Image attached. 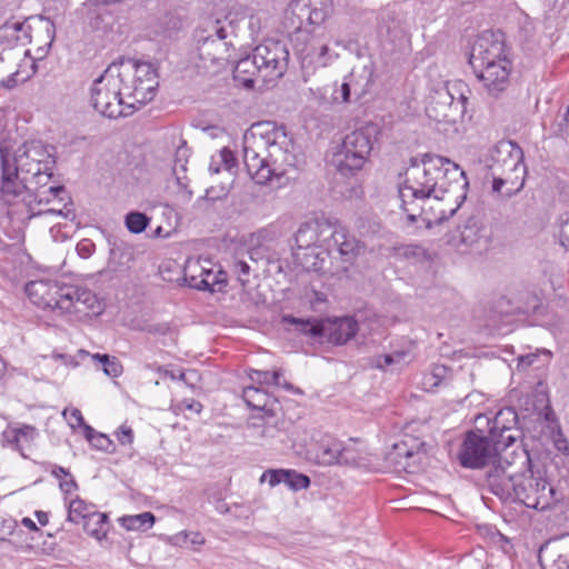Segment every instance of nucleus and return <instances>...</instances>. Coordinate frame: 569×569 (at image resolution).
I'll use <instances>...</instances> for the list:
<instances>
[{"label": "nucleus", "instance_id": "774afa93", "mask_svg": "<svg viewBox=\"0 0 569 569\" xmlns=\"http://www.w3.org/2000/svg\"><path fill=\"white\" fill-rule=\"evenodd\" d=\"M36 517L40 525L46 526L49 521L48 513L44 511H36Z\"/></svg>", "mask_w": 569, "mask_h": 569}, {"label": "nucleus", "instance_id": "473e14b6", "mask_svg": "<svg viewBox=\"0 0 569 569\" xmlns=\"http://www.w3.org/2000/svg\"><path fill=\"white\" fill-rule=\"evenodd\" d=\"M120 525L127 530H147L151 528L156 521V517L152 512L146 511L138 515L123 516L119 519Z\"/></svg>", "mask_w": 569, "mask_h": 569}, {"label": "nucleus", "instance_id": "6e6552de", "mask_svg": "<svg viewBox=\"0 0 569 569\" xmlns=\"http://www.w3.org/2000/svg\"><path fill=\"white\" fill-rule=\"evenodd\" d=\"M333 224L326 218H313L300 224L296 234L295 259L307 270L322 271L330 254Z\"/></svg>", "mask_w": 569, "mask_h": 569}, {"label": "nucleus", "instance_id": "c756f323", "mask_svg": "<svg viewBox=\"0 0 569 569\" xmlns=\"http://www.w3.org/2000/svg\"><path fill=\"white\" fill-rule=\"evenodd\" d=\"M410 362V355L407 351H395L388 355L377 356L373 365L379 369L401 370Z\"/></svg>", "mask_w": 569, "mask_h": 569}, {"label": "nucleus", "instance_id": "ea45409f", "mask_svg": "<svg viewBox=\"0 0 569 569\" xmlns=\"http://www.w3.org/2000/svg\"><path fill=\"white\" fill-rule=\"evenodd\" d=\"M124 222L130 232L141 233L147 229L150 219L146 213L131 211L127 213Z\"/></svg>", "mask_w": 569, "mask_h": 569}, {"label": "nucleus", "instance_id": "b1692460", "mask_svg": "<svg viewBox=\"0 0 569 569\" xmlns=\"http://www.w3.org/2000/svg\"><path fill=\"white\" fill-rule=\"evenodd\" d=\"M37 436L38 431L33 426L22 425L19 428L4 430L2 441L23 455L24 448L29 447Z\"/></svg>", "mask_w": 569, "mask_h": 569}, {"label": "nucleus", "instance_id": "c9c22d12", "mask_svg": "<svg viewBox=\"0 0 569 569\" xmlns=\"http://www.w3.org/2000/svg\"><path fill=\"white\" fill-rule=\"evenodd\" d=\"M84 436L93 448L108 453L114 452L113 441L108 436L96 431L91 426L84 425Z\"/></svg>", "mask_w": 569, "mask_h": 569}, {"label": "nucleus", "instance_id": "0eeeda50", "mask_svg": "<svg viewBox=\"0 0 569 569\" xmlns=\"http://www.w3.org/2000/svg\"><path fill=\"white\" fill-rule=\"evenodd\" d=\"M379 127L366 122L347 133L332 152L331 163L343 177H352L363 169L378 142Z\"/></svg>", "mask_w": 569, "mask_h": 569}, {"label": "nucleus", "instance_id": "2eb2a0df", "mask_svg": "<svg viewBox=\"0 0 569 569\" xmlns=\"http://www.w3.org/2000/svg\"><path fill=\"white\" fill-rule=\"evenodd\" d=\"M509 59L506 50L505 34L501 31L486 30L475 40L469 62L472 69Z\"/></svg>", "mask_w": 569, "mask_h": 569}, {"label": "nucleus", "instance_id": "13d9d810", "mask_svg": "<svg viewBox=\"0 0 569 569\" xmlns=\"http://www.w3.org/2000/svg\"><path fill=\"white\" fill-rule=\"evenodd\" d=\"M68 477H69V479H64V480L60 481V485H59L60 489L66 493H70L78 488V485H77L76 480L72 478V476L70 475Z\"/></svg>", "mask_w": 569, "mask_h": 569}, {"label": "nucleus", "instance_id": "a19ab883", "mask_svg": "<svg viewBox=\"0 0 569 569\" xmlns=\"http://www.w3.org/2000/svg\"><path fill=\"white\" fill-rule=\"evenodd\" d=\"M551 358V352L548 349H536L535 352H529L526 355H521L518 358V368L527 369L528 367L535 365L536 362H548Z\"/></svg>", "mask_w": 569, "mask_h": 569}, {"label": "nucleus", "instance_id": "de8ad7c7", "mask_svg": "<svg viewBox=\"0 0 569 569\" xmlns=\"http://www.w3.org/2000/svg\"><path fill=\"white\" fill-rule=\"evenodd\" d=\"M18 527L13 518H0V540H7L12 536Z\"/></svg>", "mask_w": 569, "mask_h": 569}, {"label": "nucleus", "instance_id": "393cba45", "mask_svg": "<svg viewBox=\"0 0 569 569\" xmlns=\"http://www.w3.org/2000/svg\"><path fill=\"white\" fill-rule=\"evenodd\" d=\"M341 442L330 436H322L319 440L315 459L320 465H337L339 452L341 451Z\"/></svg>", "mask_w": 569, "mask_h": 569}, {"label": "nucleus", "instance_id": "603ef678", "mask_svg": "<svg viewBox=\"0 0 569 569\" xmlns=\"http://www.w3.org/2000/svg\"><path fill=\"white\" fill-rule=\"evenodd\" d=\"M220 158L227 170H231L236 166L237 159L230 149H221Z\"/></svg>", "mask_w": 569, "mask_h": 569}, {"label": "nucleus", "instance_id": "680f3d73", "mask_svg": "<svg viewBox=\"0 0 569 569\" xmlns=\"http://www.w3.org/2000/svg\"><path fill=\"white\" fill-rule=\"evenodd\" d=\"M51 475L60 479L62 477L70 476V472L68 469L61 466H54L53 469L51 470Z\"/></svg>", "mask_w": 569, "mask_h": 569}, {"label": "nucleus", "instance_id": "e433bc0d", "mask_svg": "<svg viewBox=\"0 0 569 569\" xmlns=\"http://www.w3.org/2000/svg\"><path fill=\"white\" fill-rule=\"evenodd\" d=\"M92 507L87 505L82 499L76 498L68 505V521L73 523H84L88 517L93 513Z\"/></svg>", "mask_w": 569, "mask_h": 569}, {"label": "nucleus", "instance_id": "9d476101", "mask_svg": "<svg viewBox=\"0 0 569 569\" xmlns=\"http://www.w3.org/2000/svg\"><path fill=\"white\" fill-rule=\"evenodd\" d=\"M282 321L295 326L299 332L313 340L335 345H345L353 338L358 331V323L351 317L317 320L284 316Z\"/></svg>", "mask_w": 569, "mask_h": 569}, {"label": "nucleus", "instance_id": "49530a36", "mask_svg": "<svg viewBox=\"0 0 569 569\" xmlns=\"http://www.w3.org/2000/svg\"><path fill=\"white\" fill-rule=\"evenodd\" d=\"M204 268H200L198 274H189L186 272L184 280L190 288L206 291L208 289V279H203Z\"/></svg>", "mask_w": 569, "mask_h": 569}, {"label": "nucleus", "instance_id": "79ce46f5", "mask_svg": "<svg viewBox=\"0 0 569 569\" xmlns=\"http://www.w3.org/2000/svg\"><path fill=\"white\" fill-rule=\"evenodd\" d=\"M203 279H208L207 290L210 292L221 291L227 283L226 273L221 270L214 272L204 268Z\"/></svg>", "mask_w": 569, "mask_h": 569}, {"label": "nucleus", "instance_id": "7c9ffc66", "mask_svg": "<svg viewBox=\"0 0 569 569\" xmlns=\"http://www.w3.org/2000/svg\"><path fill=\"white\" fill-rule=\"evenodd\" d=\"M338 54L331 52L327 44H321L319 48H312L311 52L308 53L302 59V68L306 69L309 64H315V67H328L336 59Z\"/></svg>", "mask_w": 569, "mask_h": 569}, {"label": "nucleus", "instance_id": "5701e85b", "mask_svg": "<svg viewBox=\"0 0 569 569\" xmlns=\"http://www.w3.org/2000/svg\"><path fill=\"white\" fill-rule=\"evenodd\" d=\"M545 569H569V535L560 539L547 551H540Z\"/></svg>", "mask_w": 569, "mask_h": 569}, {"label": "nucleus", "instance_id": "39448f33", "mask_svg": "<svg viewBox=\"0 0 569 569\" xmlns=\"http://www.w3.org/2000/svg\"><path fill=\"white\" fill-rule=\"evenodd\" d=\"M512 461L499 465L487 472V485L491 492L502 500H517L528 508L545 510L553 501L555 490L548 481L536 477L532 471L519 473L530 462L527 453L521 450L511 452Z\"/></svg>", "mask_w": 569, "mask_h": 569}, {"label": "nucleus", "instance_id": "864d4df0", "mask_svg": "<svg viewBox=\"0 0 569 569\" xmlns=\"http://www.w3.org/2000/svg\"><path fill=\"white\" fill-rule=\"evenodd\" d=\"M189 157L190 149L187 147V142L182 140L176 150L174 162H188Z\"/></svg>", "mask_w": 569, "mask_h": 569}, {"label": "nucleus", "instance_id": "cd10ccee", "mask_svg": "<svg viewBox=\"0 0 569 569\" xmlns=\"http://www.w3.org/2000/svg\"><path fill=\"white\" fill-rule=\"evenodd\" d=\"M419 449L413 450V447L409 446L408 440H402L392 446L388 453V459L396 466L407 469L412 466L410 460L419 456Z\"/></svg>", "mask_w": 569, "mask_h": 569}, {"label": "nucleus", "instance_id": "ddd939ff", "mask_svg": "<svg viewBox=\"0 0 569 569\" xmlns=\"http://www.w3.org/2000/svg\"><path fill=\"white\" fill-rule=\"evenodd\" d=\"M199 57L202 61L219 63L224 60L227 49V31L219 19H208L202 27H199L194 33Z\"/></svg>", "mask_w": 569, "mask_h": 569}, {"label": "nucleus", "instance_id": "2f4dec72", "mask_svg": "<svg viewBox=\"0 0 569 569\" xmlns=\"http://www.w3.org/2000/svg\"><path fill=\"white\" fill-rule=\"evenodd\" d=\"M356 73L355 71H351L348 76L343 78V81L338 84L336 83V88L332 92V102L336 103H349L350 102V96H351V89H353L355 93L361 94L363 93V89H361L360 92H358L357 82L355 80Z\"/></svg>", "mask_w": 569, "mask_h": 569}, {"label": "nucleus", "instance_id": "423d86ee", "mask_svg": "<svg viewBox=\"0 0 569 569\" xmlns=\"http://www.w3.org/2000/svg\"><path fill=\"white\" fill-rule=\"evenodd\" d=\"M24 290L33 305L60 315L83 312L84 309H92L96 302V296L90 290L66 283L60 284L51 279L29 281Z\"/></svg>", "mask_w": 569, "mask_h": 569}, {"label": "nucleus", "instance_id": "58836bf2", "mask_svg": "<svg viewBox=\"0 0 569 569\" xmlns=\"http://www.w3.org/2000/svg\"><path fill=\"white\" fill-rule=\"evenodd\" d=\"M92 359L102 365L103 372L109 377H119L122 373V365L116 357L96 353Z\"/></svg>", "mask_w": 569, "mask_h": 569}, {"label": "nucleus", "instance_id": "bb28decb", "mask_svg": "<svg viewBox=\"0 0 569 569\" xmlns=\"http://www.w3.org/2000/svg\"><path fill=\"white\" fill-rule=\"evenodd\" d=\"M46 187H36L32 186V190H30L31 198L28 199L24 203L30 206L32 201H37L40 203H50L54 200L62 202L68 198V192L63 186H50Z\"/></svg>", "mask_w": 569, "mask_h": 569}, {"label": "nucleus", "instance_id": "f8f14e48", "mask_svg": "<svg viewBox=\"0 0 569 569\" xmlns=\"http://www.w3.org/2000/svg\"><path fill=\"white\" fill-rule=\"evenodd\" d=\"M288 51L279 41H264L251 52V62L266 83L282 77L287 67Z\"/></svg>", "mask_w": 569, "mask_h": 569}, {"label": "nucleus", "instance_id": "e2e57ef3", "mask_svg": "<svg viewBox=\"0 0 569 569\" xmlns=\"http://www.w3.org/2000/svg\"><path fill=\"white\" fill-rule=\"evenodd\" d=\"M70 416L71 419H73L78 426L86 425L83 416L79 409H72Z\"/></svg>", "mask_w": 569, "mask_h": 569}, {"label": "nucleus", "instance_id": "c03bdc74", "mask_svg": "<svg viewBox=\"0 0 569 569\" xmlns=\"http://www.w3.org/2000/svg\"><path fill=\"white\" fill-rule=\"evenodd\" d=\"M247 64V58L241 59L234 70H233V80L234 82L244 89H249V74L248 70L246 69Z\"/></svg>", "mask_w": 569, "mask_h": 569}, {"label": "nucleus", "instance_id": "7ed1b4c3", "mask_svg": "<svg viewBox=\"0 0 569 569\" xmlns=\"http://www.w3.org/2000/svg\"><path fill=\"white\" fill-rule=\"evenodd\" d=\"M54 148L40 140L24 142L11 152L0 147L2 168L1 199L8 206L31 198L32 186L47 187L56 166Z\"/></svg>", "mask_w": 569, "mask_h": 569}, {"label": "nucleus", "instance_id": "20e7f679", "mask_svg": "<svg viewBox=\"0 0 569 569\" xmlns=\"http://www.w3.org/2000/svg\"><path fill=\"white\" fill-rule=\"evenodd\" d=\"M296 143L288 134L283 126L272 121H259L251 123V170L258 166L254 173H251V194L256 193L257 187L266 186L270 191L282 186L283 170L271 168L267 158L272 160L273 166H296Z\"/></svg>", "mask_w": 569, "mask_h": 569}, {"label": "nucleus", "instance_id": "4d7b16f0", "mask_svg": "<svg viewBox=\"0 0 569 569\" xmlns=\"http://www.w3.org/2000/svg\"><path fill=\"white\" fill-rule=\"evenodd\" d=\"M559 237L560 243L563 247L569 248V218L565 222H562Z\"/></svg>", "mask_w": 569, "mask_h": 569}, {"label": "nucleus", "instance_id": "bf43d9fd", "mask_svg": "<svg viewBox=\"0 0 569 569\" xmlns=\"http://www.w3.org/2000/svg\"><path fill=\"white\" fill-rule=\"evenodd\" d=\"M18 76V72H12L8 78L7 80H1L0 84L7 89H12L17 86L18 83V80H17V77Z\"/></svg>", "mask_w": 569, "mask_h": 569}, {"label": "nucleus", "instance_id": "a211bd4d", "mask_svg": "<svg viewBox=\"0 0 569 569\" xmlns=\"http://www.w3.org/2000/svg\"><path fill=\"white\" fill-rule=\"evenodd\" d=\"M511 70L512 63L509 59H502V61L486 64L483 68L473 69L483 88L493 97H497L508 88Z\"/></svg>", "mask_w": 569, "mask_h": 569}, {"label": "nucleus", "instance_id": "5fc2aeb1", "mask_svg": "<svg viewBox=\"0 0 569 569\" xmlns=\"http://www.w3.org/2000/svg\"><path fill=\"white\" fill-rule=\"evenodd\" d=\"M46 213H52V214H59V216H62L64 218H69L72 213H73V210L71 208V203L70 202H66L62 208H49L47 210H44Z\"/></svg>", "mask_w": 569, "mask_h": 569}, {"label": "nucleus", "instance_id": "6ab92c4d", "mask_svg": "<svg viewBox=\"0 0 569 569\" xmlns=\"http://www.w3.org/2000/svg\"><path fill=\"white\" fill-rule=\"evenodd\" d=\"M290 8L298 17H306L310 24L319 26L332 12V0H293Z\"/></svg>", "mask_w": 569, "mask_h": 569}, {"label": "nucleus", "instance_id": "4468645a", "mask_svg": "<svg viewBox=\"0 0 569 569\" xmlns=\"http://www.w3.org/2000/svg\"><path fill=\"white\" fill-rule=\"evenodd\" d=\"M499 153H507L508 158L502 159L501 176L497 174V169L493 168V182L492 189L493 191L499 192L501 188L510 183L515 190H520L525 183V166L522 163L523 152L520 147L516 146L513 142L509 141L506 143H501L499 149Z\"/></svg>", "mask_w": 569, "mask_h": 569}, {"label": "nucleus", "instance_id": "09e8293b", "mask_svg": "<svg viewBox=\"0 0 569 569\" xmlns=\"http://www.w3.org/2000/svg\"><path fill=\"white\" fill-rule=\"evenodd\" d=\"M446 368L445 367H438L433 370L432 373L425 377L423 385L428 389H433L436 387H439L442 382V375L445 373Z\"/></svg>", "mask_w": 569, "mask_h": 569}, {"label": "nucleus", "instance_id": "a18cd8bd", "mask_svg": "<svg viewBox=\"0 0 569 569\" xmlns=\"http://www.w3.org/2000/svg\"><path fill=\"white\" fill-rule=\"evenodd\" d=\"M164 24L166 27L161 34L166 39H171L182 28L181 19L174 16H167L164 18Z\"/></svg>", "mask_w": 569, "mask_h": 569}, {"label": "nucleus", "instance_id": "338daca9", "mask_svg": "<svg viewBox=\"0 0 569 569\" xmlns=\"http://www.w3.org/2000/svg\"><path fill=\"white\" fill-rule=\"evenodd\" d=\"M21 523L28 528L29 530H32V531H38L39 528L37 527L36 522L28 518V517H24L22 520H21Z\"/></svg>", "mask_w": 569, "mask_h": 569}, {"label": "nucleus", "instance_id": "4be33fe9", "mask_svg": "<svg viewBox=\"0 0 569 569\" xmlns=\"http://www.w3.org/2000/svg\"><path fill=\"white\" fill-rule=\"evenodd\" d=\"M363 246L342 226H333L330 236V252L337 249L345 261L353 260Z\"/></svg>", "mask_w": 569, "mask_h": 569}, {"label": "nucleus", "instance_id": "37998d69", "mask_svg": "<svg viewBox=\"0 0 569 569\" xmlns=\"http://www.w3.org/2000/svg\"><path fill=\"white\" fill-rule=\"evenodd\" d=\"M359 463L360 457L357 450L352 447H345L341 445V451L339 452L337 465L358 466Z\"/></svg>", "mask_w": 569, "mask_h": 569}, {"label": "nucleus", "instance_id": "9b49d317", "mask_svg": "<svg viewBox=\"0 0 569 569\" xmlns=\"http://www.w3.org/2000/svg\"><path fill=\"white\" fill-rule=\"evenodd\" d=\"M511 452H505L497 443L492 442L489 436H483L475 431L466 435L459 451V461L461 466L471 469L482 468L492 462L490 471L500 463L506 466L505 457L509 459Z\"/></svg>", "mask_w": 569, "mask_h": 569}, {"label": "nucleus", "instance_id": "052dcab7", "mask_svg": "<svg viewBox=\"0 0 569 569\" xmlns=\"http://www.w3.org/2000/svg\"><path fill=\"white\" fill-rule=\"evenodd\" d=\"M326 301V296L322 292L319 291H312V297L310 298V303L316 307L319 303H322Z\"/></svg>", "mask_w": 569, "mask_h": 569}, {"label": "nucleus", "instance_id": "f03ea898", "mask_svg": "<svg viewBox=\"0 0 569 569\" xmlns=\"http://www.w3.org/2000/svg\"><path fill=\"white\" fill-rule=\"evenodd\" d=\"M157 87V71L150 62L120 58L93 81L90 101L99 113L117 119L151 101Z\"/></svg>", "mask_w": 569, "mask_h": 569}, {"label": "nucleus", "instance_id": "3c124183", "mask_svg": "<svg viewBox=\"0 0 569 569\" xmlns=\"http://www.w3.org/2000/svg\"><path fill=\"white\" fill-rule=\"evenodd\" d=\"M117 439L121 445H131L133 441L132 429L127 426H121L117 432Z\"/></svg>", "mask_w": 569, "mask_h": 569}, {"label": "nucleus", "instance_id": "f704fd0d", "mask_svg": "<svg viewBox=\"0 0 569 569\" xmlns=\"http://www.w3.org/2000/svg\"><path fill=\"white\" fill-rule=\"evenodd\" d=\"M274 238V233L268 230H260L254 234H251V256L250 259L258 261L259 259L267 258L269 261V254L264 252L269 251V246L263 244L260 247V241L271 242Z\"/></svg>", "mask_w": 569, "mask_h": 569}, {"label": "nucleus", "instance_id": "6e6d98bb", "mask_svg": "<svg viewBox=\"0 0 569 569\" xmlns=\"http://www.w3.org/2000/svg\"><path fill=\"white\" fill-rule=\"evenodd\" d=\"M41 20H43L46 22L44 30H46L47 37L49 39L47 46L50 47L52 41L54 40L56 27L49 18L41 17Z\"/></svg>", "mask_w": 569, "mask_h": 569}, {"label": "nucleus", "instance_id": "0e129e2a", "mask_svg": "<svg viewBox=\"0 0 569 569\" xmlns=\"http://www.w3.org/2000/svg\"><path fill=\"white\" fill-rule=\"evenodd\" d=\"M157 372L161 377H168V378H170L172 380H177V375L173 371L166 369L164 367L158 366L157 367Z\"/></svg>", "mask_w": 569, "mask_h": 569}, {"label": "nucleus", "instance_id": "dca6fc26", "mask_svg": "<svg viewBox=\"0 0 569 569\" xmlns=\"http://www.w3.org/2000/svg\"><path fill=\"white\" fill-rule=\"evenodd\" d=\"M518 415L512 408H503L497 412L488 436L492 442L497 443L505 452L511 448V452L520 448L522 432L518 428Z\"/></svg>", "mask_w": 569, "mask_h": 569}, {"label": "nucleus", "instance_id": "1a4fd4ad", "mask_svg": "<svg viewBox=\"0 0 569 569\" xmlns=\"http://www.w3.org/2000/svg\"><path fill=\"white\" fill-rule=\"evenodd\" d=\"M467 86L462 81L445 82L432 89L426 107L427 116L445 123H456L467 110Z\"/></svg>", "mask_w": 569, "mask_h": 569}, {"label": "nucleus", "instance_id": "72a5a7b5", "mask_svg": "<svg viewBox=\"0 0 569 569\" xmlns=\"http://www.w3.org/2000/svg\"><path fill=\"white\" fill-rule=\"evenodd\" d=\"M82 527L88 535L101 539L106 537L108 531V517L106 513L94 511L88 517V520L82 523Z\"/></svg>", "mask_w": 569, "mask_h": 569}, {"label": "nucleus", "instance_id": "4c0bfd02", "mask_svg": "<svg viewBox=\"0 0 569 569\" xmlns=\"http://www.w3.org/2000/svg\"><path fill=\"white\" fill-rule=\"evenodd\" d=\"M187 163L188 162H174V166L172 169L173 174L176 177V183L180 188L179 196L184 203L189 202L193 194L192 190H190L188 187L189 180L186 176Z\"/></svg>", "mask_w": 569, "mask_h": 569}, {"label": "nucleus", "instance_id": "412c9836", "mask_svg": "<svg viewBox=\"0 0 569 569\" xmlns=\"http://www.w3.org/2000/svg\"><path fill=\"white\" fill-rule=\"evenodd\" d=\"M489 237L486 229L475 219L470 218L459 230V248L463 250L482 251L488 248Z\"/></svg>", "mask_w": 569, "mask_h": 569}, {"label": "nucleus", "instance_id": "f3484780", "mask_svg": "<svg viewBox=\"0 0 569 569\" xmlns=\"http://www.w3.org/2000/svg\"><path fill=\"white\" fill-rule=\"evenodd\" d=\"M274 399L251 386V437H270L276 429Z\"/></svg>", "mask_w": 569, "mask_h": 569}, {"label": "nucleus", "instance_id": "8fccbe9b", "mask_svg": "<svg viewBox=\"0 0 569 569\" xmlns=\"http://www.w3.org/2000/svg\"><path fill=\"white\" fill-rule=\"evenodd\" d=\"M93 251L94 243L88 239H83L77 244V252L81 258H89Z\"/></svg>", "mask_w": 569, "mask_h": 569}, {"label": "nucleus", "instance_id": "c85d7f7f", "mask_svg": "<svg viewBox=\"0 0 569 569\" xmlns=\"http://www.w3.org/2000/svg\"><path fill=\"white\" fill-rule=\"evenodd\" d=\"M251 382H256L260 386H278L292 391L293 393L301 395L302 391L299 388H295L291 383L287 381H281V375L279 371H263V370H253L251 369Z\"/></svg>", "mask_w": 569, "mask_h": 569}, {"label": "nucleus", "instance_id": "69168bd1", "mask_svg": "<svg viewBox=\"0 0 569 569\" xmlns=\"http://www.w3.org/2000/svg\"><path fill=\"white\" fill-rule=\"evenodd\" d=\"M560 126L562 133L569 136V104L566 111V116L563 118V122Z\"/></svg>", "mask_w": 569, "mask_h": 569}, {"label": "nucleus", "instance_id": "a878e982", "mask_svg": "<svg viewBox=\"0 0 569 569\" xmlns=\"http://www.w3.org/2000/svg\"><path fill=\"white\" fill-rule=\"evenodd\" d=\"M539 423L542 428L546 427V430L543 429L542 432L547 438L552 440L558 451L563 453L569 452L568 441L563 437L551 411H547L543 417L539 416Z\"/></svg>", "mask_w": 569, "mask_h": 569}, {"label": "nucleus", "instance_id": "aec40b11", "mask_svg": "<svg viewBox=\"0 0 569 569\" xmlns=\"http://www.w3.org/2000/svg\"><path fill=\"white\" fill-rule=\"evenodd\" d=\"M260 482H268L270 487L284 483L293 491L308 489L310 478L292 469H269L260 477Z\"/></svg>", "mask_w": 569, "mask_h": 569}, {"label": "nucleus", "instance_id": "f257e3e1", "mask_svg": "<svg viewBox=\"0 0 569 569\" xmlns=\"http://www.w3.org/2000/svg\"><path fill=\"white\" fill-rule=\"evenodd\" d=\"M468 180L465 171L451 160L425 153L411 160L399 184L401 208L413 222L426 210L428 203L435 211L433 221L451 218L467 198Z\"/></svg>", "mask_w": 569, "mask_h": 569}]
</instances>
